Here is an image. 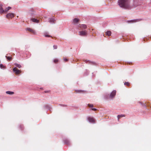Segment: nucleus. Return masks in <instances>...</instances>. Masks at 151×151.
I'll return each instance as SVG.
<instances>
[{"label":"nucleus","mask_w":151,"mask_h":151,"mask_svg":"<svg viewBox=\"0 0 151 151\" xmlns=\"http://www.w3.org/2000/svg\"><path fill=\"white\" fill-rule=\"evenodd\" d=\"M4 13V10L2 8V5L0 4V14H2Z\"/></svg>","instance_id":"obj_11"},{"label":"nucleus","mask_w":151,"mask_h":151,"mask_svg":"<svg viewBox=\"0 0 151 151\" xmlns=\"http://www.w3.org/2000/svg\"><path fill=\"white\" fill-rule=\"evenodd\" d=\"M44 35L46 37H51V36L49 35L47 33H45L44 34Z\"/></svg>","instance_id":"obj_19"},{"label":"nucleus","mask_w":151,"mask_h":151,"mask_svg":"<svg viewBox=\"0 0 151 151\" xmlns=\"http://www.w3.org/2000/svg\"><path fill=\"white\" fill-rule=\"evenodd\" d=\"M124 85H127V86H129V83L128 82H125L124 83Z\"/></svg>","instance_id":"obj_25"},{"label":"nucleus","mask_w":151,"mask_h":151,"mask_svg":"<svg viewBox=\"0 0 151 151\" xmlns=\"http://www.w3.org/2000/svg\"><path fill=\"white\" fill-rule=\"evenodd\" d=\"M62 106H67V105H62Z\"/></svg>","instance_id":"obj_34"},{"label":"nucleus","mask_w":151,"mask_h":151,"mask_svg":"<svg viewBox=\"0 0 151 151\" xmlns=\"http://www.w3.org/2000/svg\"><path fill=\"white\" fill-rule=\"evenodd\" d=\"M14 65L18 67V68H20L22 67L21 65L20 64H18L17 63H15Z\"/></svg>","instance_id":"obj_22"},{"label":"nucleus","mask_w":151,"mask_h":151,"mask_svg":"<svg viewBox=\"0 0 151 151\" xmlns=\"http://www.w3.org/2000/svg\"><path fill=\"white\" fill-rule=\"evenodd\" d=\"M64 142L65 144L69 145H70V142L67 139H65L64 140Z\"/></svg>","instance_id":"obj_14"},{"label":"nucleus","mask_w":151,"mask_h":151,"mask_svg":"<svg viewBox=\"0 0 151 151\" xmlns=\"http://www.w3.org/2000/svg\"><path fill=\"white\" fill-rule=\"evenodd\" d=\"M116 91L115 90L113 91L111 93L110 95V97L111 98H112L114 96L116 95Z\"/></svg>","instance_id":"obj_9"},{"label":"nucleus","mask_w":151,"mask_h":151,"mask_svg":"<svg viewBox=\"0 0 151 151\" xmlns=\"http://www.w3.org/2000/svg\"><path fill=\"white\" fill-rule=\"evenodd\" d=\"M84 61L86 63H87L88 62H89V63H90V62H89V61L87 60H84Z\"/></svg>","instance_id":"obj_31"},{"label":"nucleus","mask_w":151,"mask_h":151,"mask_svg":"<svg viewBox=\"0 0 151 151\" xmlns=\"http://www.w3.org/2000/svg\"><path fill=\"white\" fill-rule=\"evenodd\" d=\"M106 35L108 36H110L111 35V32L110 31H108L106 32Z\"/></svg>","instance_id":"obj_20"},{"label":"nucleus","mask_w":151,"mask_h":151,"mask_svg":"<svg viewBox=\"0 0 151 151\" xmlns=\"http://www.w3.org/2000/svg\"><path fill=\"white\" fill-rule=\"evenodd\" d=\"M6 93L8 94L12 95L14 94V92H11L9 91H7L6 92Z\"/></svg>","instance_id":"obj_18"},{"label":"nucleus","mask_w":151,"mask_h":151,"mask_svg":"<svg viewBox=\"0 0 151 151\" xmlns=\"http://www.w3.org/2000/svg\"><path fill=\"white\" fill-rule=\"evenodd\" d=\"M49 92H50L49 91H45V93H48Z\"/></svg>","instance_id":"obj_33"},{"label":"nucleus","mask_w":151,"mask_h":151,"mask_svg":"<svg viewBox=\"0 0 151 151\" xmlns=\"http://www.w3.org/2000/svg\"><path fill=\"white\" fill-rule=\"evenodd\" d=\"M0 67L1 69H5V67L2 64H0Z\"/></svg>","instance_id":"obj_23"},{"label":"nucleus","mask_w":151,"mask_h":151,"mask_svg":"<svg viewBox=\"0 0 151 151\" xmlns=\"http://www.w3.org/2000/svg\"><path fill=\"white\" fill-rule=\"evenodd\" d=\"M31 20L33 22L36 23H38L39 22V20L35 18H32Z\"/></svg>","instance_id":"obj_12"},{"label":"nucleus","mask_w":151,"mask_h":151,"mask_svg":"<svg viewBox=\"0 0 151 151\" xmlns=\"http://www.w3.org/2000/svg\"><path fill=\"white\" fill-rule=\"evenodd\" d=\"M125 116L124 115H118V120H119V119L122 117H124Z\"/></svg>","instance_id":"obj_21"},{"label":"nucleus","mask_w":151,"mask_h":151,"mask_svg":"<svg viewBox=\"0 0 151 151\" xmlns=\"http://www.w3.org/2000/svg\"><path fill=\"white\" fill-rule=\"evenodd\" d=\"M118 3L120 7L126 8L130 9L129 2L126 0H118Z\"/></svg>","instance_id":"obj_1"},{"label":"nucleus","mask_w":151,"mask_h":151,"mask_svg":"<svg viewBox=\"0 0 151 151\" xmlns=\"http://www.w3.org/2000/svg\"><path fill=\"white\" fill-rule=\"evenodd\" d=\"M26 30H28V31L33 33V34H35V31L32 29L28 28L26 29Z\"/></svg>","instance_id":"obj_8"},{"label":"nucleus","mask_w":151,"mask_h":151,"mask_svg":"<svg viewBox=\"0 0 151 151\" xmlns=\"http://www.w3.org/2000/svg\"><path fill=\"white\" fill-rule=\"evenodd\" d=\"M54 49H56L57 48V46L56 45H54L53 46Z\"/></svg>","instance_id":"obj_27"},{"label":"nucleus","mask_w":151,"mask_h":151,"mask_svg":"<svg viewBox=\"0 0 151 151\" xmlns=\"http://www.w3.org/2000/svg\"><path fill=\"white\" fill-rule=\"evenodd\" d=\"M142 20V19H138L134 20H132L129 21H128V22H131V23H134L137 22H139Z\"/></svg>","instance_id":"obj_5"},{"label":"nucleus","mask_w":151,"mask_h":151,"mask_svg":"<svg viewBox=\"0 0 151 151\" xmlns=\"http://www.w3.org/2000/svg\"><path fill=\"white\" fill-rule=\"evenodd\" d=\"M88 106L89 107H92L93 106V105L92 104H88Z\"/></svg>","instance_id":"obj_26"},{"label":"nucleus","mask_w":151,"mask_h":151,"mask_svg":"<svg viewBox=\"0 0 151 151\" xmlns=\"http://www.w3.org/2000/svg\"><path fill=\"white\" fill-rule=\"evenodd\" d=\"M78 27L80 28L81 29H84L87 28V26L86 25L84 24H79Z\"/></svg>","instance_id":"obj_7"},{"label":"nucleus","mask_w":151,"mask_h":151,"mask_svg":"<svg viewBox=\"0 0 151 151\" xmlns=\"http://www.w3.org/2000/svg\"><path fill=\"white\" fill-rule=\"evenodd\" d=\"M139 5L138 1L137 0H134L133 3V7H136Z\"/></svg>","instance_id":"obj_10"},{"label":"nucleus","mask_w":151,"mask_h":151,"mask_svg":"<svg viewBox=\"0 0 151 151\" xmlns=\"http://www.w3.org/2000/svg\"><path fill=\"white\" fill-rule=\"evenodd\" d=\"M91 109L92 110H93V111H96L97 110V109H95V108H92Z\"/></svg>","instance_id":"obj_32"},{"label":"nucleus","mask_w":151,"mask_h":151,"mask_svg":"<svg viewBox=\"0 0 151 151\" xmlns=\"http://www.w3.org/2000/svg\"><path fill=\"white\" fill-rule=\"evenodd\" d=\"M11 9V7L9 6L7 8L4 10V13L7 12L9 9Z\"/></svg>","instance_id":"obj_16"},{"label":"nucleus","mask_w":151,"mask_h":151,"mask_svg":"<svg viewBox=\"0 0 151 151\" xmlns=\"http://www.w3.org/2000/svg\"><path fill=\"white\" fill-rule=\"evenodd\" d=\"M55 20L53 18H51L49 19V22L50 23H54Z\"/></svg>","instance_id":"obj_15"},{"label":"nucleus","mask_w":151,"mask_h":151,"mask_svg":"<svg viewBox=\"0 0 151 151\" xmlns=\"http://www.w3.org/2000/svg\"><path fill=\"white\" fill-rule=\"evenodd\" d=\"M6 57L8 60H11L12 59V58L11 56H6Z\"/></svg>","instance_id":"obj_17"},{"label":"nucleus","mask_w":151,"mask_h":151,"mask_svg":"<svg viewBox=\"0 0 151 151\" xmlns=\"http://www.w3.org/2000/svg\"><path fill=\"white\" fill-rule=\"evenodd\" d=\"M88 120L91 123H94L96 122V121L95 119L93 118L89 117L88 118Z\"/></svg>","instance_id":"obj_4"},{"label":"nucleus","mask_w":151,"mask_h":151,"mask_svg":"<svg viewBox=\"0 0 151 151\" xmlns=\"http://www.w3.org/2000/svg\"><path fill=\"white\" fill-rule=\"evenodd\" d=\"M63 59L65 62H66L68 61V59L65 58H63Z\"/></svg>","instance_id":"obj_28"},{"label":"nucleus","mask_w":151,"mask_h":151,"mask_svg":"<svg viewBox=\"0 0 151 151\" xmlns=\"http://www.w3.org/2000/svg\"><path fill=\"white\" fill-rule=\"evenodd\" d=\"M150 4H151V1H150Z\"/></svg>","instance_id":"obj_35"},{"label":"nucleus","mask_w":151,"mask_h":151,"mask_svg":"<svg viewBox=\"0 0 151 151\" xmlns=\"http://www.w3.org/2000/svg\"><path fill=\"white\" fill-rule=\"evenodd\" d=\"M79 33V35L81 36H86L87 35V32L86 30L80 31Z\"/></svg>","instance_id":"obj_2"},{"label":"nucleus","mask_w":151,"mask_h":151,"mask_svg":"<svg viewBox=\"0 0 151 151\" xmlns=\"http://www.w3.org/2000/svg\"><path fill=\"white\" fill-rule=\"evenodd\" d=\"M58 61V59H55L54 60V62L55 63H57Z\"/></svg>","instance_id":"obj_24"},{"label":"nucleus","mask_w":151,"mask_h":151,"mask_svg":"<svg viewBox=\"0 0 151 151\" xmlns=\"http://www.w3.org/2000/svg\"><path fill=\"white\" fill-rule=\"evenodd\" d=\"M78 92H84V91L82 90H79L77 91Z\"/></svg>","instance_id":"obj_29"},{"label":"nucleus","mask_w":151,"mask_h":151,"mask_svg":"<svg viewBox=\"0 0 151 151\" xmlns=\"http://www.w3.org/2000/svg\"><path fill=\"white\" fill-rule=\"evenodd\" d=\"M13 71L14 72L16 75H18L21 73V70L18 69L17 68L15 67L13 69Z\"/></svg>","instance_id":"obj_3"},{"label":"nucleus","mask_w":151,"mask_h":151,"mask_svg":"<svg viewBox=\"0 0 151 151\" xmlns=\"http://www.w3.org/2000/svg\"><path fill=\"white\" fill-rule=\"evenodd\" d=\"M6 17L8 19L12 18L14 17V14L12 13H9L6 15Z\"/></svg>","instance_id":"obj_6"},{"label":"nucleus","mask_w":151,"mask_h":151,"mask_svg":"<svg viewBox=\"0 0 151 151\" xmlns=\"http://www.w3.org/2000/svg\"><path fill=\"white\" fill-rule=\"evenodd\" d=\"M79 21V19L77 18H75L74 19L73 21V23L74 24H75L78 23Z\"/></svg>","instance_id":"obj_13"},{"label":"nucleus","mask_w":151,"mask_h":151,"mask_svg":"<svg viewBox=\"0 0 151 151\" xmlns=\"http://www.w3.org/2000/svg\"><path fill=\"white\" fill-rule=\"evenodd\" d=\"M19 127L20 128L22 129L23 128V126L22 125H20L19 126Z\"/></svg>","instance_id":"obj_30"}]
</instances>
